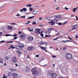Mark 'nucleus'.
Returning <instances> with one entry per match:
<instances>
[{
    "instance_id": "64",
    "label": "nucleus",
    "mask_w": 78,
    "mask_h": 78,
    "mask_svg": "<svg viewBox=\"0 0 78 78\" xmlns=\"http://www.w3.org/2000/svg\"><path fill=\"white\" fill-rule=\"evenodd\" d=\"M42 19V18H41V17H40L39 18V20H41Z\"/></svg>"
},
{
    "instance_id": "18",
    "label": "nucleus",
    "mask_w": 78,
    "mask_h": 78,
    "mask_svg": "<svg viewBox=\"0 0 78 78\" xmlns=\"http://www.w3.org/2000/svg\"><path fill=\"white\" fill-rule=\"evenodd\" d=\"M73 29H72V30H75V28L76 27H75V25H73L72 26Z\"/></svg>"
},
{
    "instance_id": "28",
    "label": "nucleus",
    "mask_w": 78,
    "mask_h": 78,
    "mask_svg": "<svg viewBox=\"0 0 78 78\" xmlns=\"http://www.w3.org/2000/svg\"><path fill=\"white\" fill-rule=\"evenodd\" d=\"M0 62L2 63V64H3V59H0Z\"/></svg>"
},
{
    "instance_id": "45",
    "label": "nucleus",
    "mask_w": 78,
    "mask_h": 78,
    "mask_svg": "<svg viewBox=\"0 0 78 78\" xmlns=\"http://www.w3.org/2000/svg\"><path fill=\"white\" fill-rule=\"evenodd\" d=\"M5 42V41H0V43H3V42Z\"/></svg>"
},
{
    "instance_id": "10",
    "label": "nucleus",
    "mask_w": 78,
    "mask_h": 78,
    "mask_svg": "<svg viewBox=\"0 0 78 78\" xmlns=\"http://www.w3.org/2000/svg\"><path fill=\"white\" fill-rule=\"evenodd\" d=\"M55 16H56V18H55V19H54V20H56V19L57 18H59V19H61V18L62 17V16H61V15H58L57 16H54V17H55Z\"/></svg>"
},
{
    "instance_id": "52",
    "label": "nucleus",
    "mask_w": 78,
    "mask_h": 78,
    "mask_svg": "<svg viewBox=\"0 0 78 78\" xmlns=\"http://www.w3.org/2000/svg\"><path fill=\"white\" fill-rule=\"evenodd\" d=\"M23 9H21L20 10V12H23Z\"/></svg>"
},
{
    "instance_id": "37",
    "label": "nucleus",
    "mask_w": 78,
    "mask_h": 78,
    "mask_svg": "<svg viewBox=\"0 0 78 78\" xmlns=\"http://www.w3.org/2000/svg\"><path fill=\"white\" fill-rule=\"evenodd\" d=\"M31 22V21H29L27 23H26V25H27V24H29V23H30V22Z\"/></svg>"
},
{
    "instance_id": "21",
    "label": "nucleus",
    "mask_w": 78,
    "mask_h": 78,
    "mask_svg": "<svg viewBox=\"0 0 78 78\" xmlns=\"http://www.w3.org/2000/svg\"><path fill=\"white\" fill-rule=\"evenodd\" d=\"M5 36L6 37H7V36H12V35L10 34H5Z\"/></svg>"
},
{
    "instance_id": "54",
    "label": "nucleus",
    "mask_w": 78,
    "mask_h": 78,
    "mask_svg": "<svg viewBox=\"0 0 78 78\" xmlns=\"http://www.w3.org/2000/svg\"><path fill=\"white\" fill-rule=\"evenodd\" d=\"M75 26L76 27V28H78V24H76L75 25Z\"/></svg>"
},
{
    "instance_id": "55",
    "label": "nucleus",
    "mask_w": 78,
    "mask_h": 78,
    "mask_svg": "<svg viewBox=\"0 0 78 78\" xmlns=\"http://www.w3.org/2000/svg\"><path fill=\"white\" fill-rule=\"evenodd\" d=\"M65 9H66V10H68V9H69L67 8V7H65Z\"/></svg>"
},
{
    "instance_id": "46",
    "label": "nucleus",
    "mask_w": 78,
    "mask_h": 78,
    "mask_svg": "<svg viewBox=\"0 0 78 78\" xmlns=\"http://www.w3.org/2000/svg\"><path fill=\"white\" fill-rule=\"evenodd\" d=\"M11 71H13V72H15V71H16V70L13 69H11Z\"/></svg>"
},
{
    "instance_id": "38",
    "label": "nucleus",
    "mask_w": 78,
    "mask_h": 78,
    "mask_svg": "<svg viewBox=\"0 0 78 78\" xmlns=\"http://www.w3.org/2000/svg\"><path fill=\"white\" fill-rule=\"evenodd\" d=\"M52 58H55L56 57V56L53 55L52 56Z\"/></svg>"
},
{
    "instance_id": "43",
    "label": "nucleus",
    "mask_w": 78,
    "mask_h": 78,
    "mask_svg": "<svg viewBox=\"0 0 78 78\" xmlns=\"http://www.w3.org/2000/svg\"><path fill=\"white\" fill-rule=\"evenodd\" d=\"M47 30H50V33H51V31L52 30H51V29L49 28H47Z\"/></svg>"
},
{
    "instance_id": "58",
    "label": "nucleus",
    "mask_w": 78,
    "mask_h": 78,
    "mask_svg": "<svg viewBox=\"0 0 78 78\" xmlns=\"http://www.w3.org/2000/svg\"><path fill=\"white\" fill-rule=\"evenodd\" d=\"M39 56V55H36V58H38Z\"/></svg>"
},
{
    "instance_id": "16",
    "label": "nucleus",
    "mask_w": 78,
    "mask_h": 78,
    "mask_svg": "<svg viewBox=\"0 0 78 78\" xmlns=\"http://www.w3.org/2000/svg\"><path fill=\"white\" fill-rule=\"evenodd\" d=\"M20 37L21 39H25V36L23 35H22L20 36Z\"/></svg>"
},
{
    "instance_id": "12",
    "label": "nucleus",
    "mask_w": 78,
    "mask_h": 78,
    "mask_svg": "<svg viewBox=\"0 0 78 78\" xmlns=\"http://www.w3.org/2000/svg\"><path fill=\"white\" fill-rule=\"evenodd\" d=\"M16 51L17 53H18L19 56H20V55H22V52H21L20 51H19L18 50H16Z\"/></svg>"
},
{
    "instance_id": "61",
    "label": "nucleus",
    "mask_w": 78,
    "mask_h": 78,
    "mask_svg": "<svg viewBox=\"0 0 78 78\" xmlns=\"http://www.w3.org/2000/svg\"><path fill=\"white\" fill-rule=\"evenodd\" d=\"M47 31V32H48L49 34L50 33V30H49L48 29V30Z\"/></svg>"
},
{
    "instance_id": "19",
    "label": "nucleus",
    "mask_w": 78,
    "mask_h": 78,
    "mask_svg": "<svg viewBox=\"0 0 78 78\" xmlns=\"http://www.w3.org/2000/svg\"><path fill=\"white\" fill-rule=\"evenodd\" d=\"M76 8H74L73 10V12H76Z\"/></svg>"
},
{
    "instance_id": "40",
    "label": "nucleus",
    "mask_w": 78,
    "mask_h": 78,
    "mask_svg": "<svg viewBox=\"0 0 78 78\" xmlns=\"http://www.w3.org/2000/svg\"><path fill=\"white\" fill-rule=\"evenodd\" d=\"M29 31L30 32H31V31H32V32H33V31H33V29H30V30H29Z\"/></svg>"
},
{
    "instance_id": "53",
    "label": "nucleus",
    "mask_w": 78,
    "mask_h": 78,
    "mask_svg": "<svg viewBox=\"0 0 78 78\" xmlns=\"http://www.w3.org/2000/svg\"><path fill=\"white\" fill-rule=\"evenodd\" d=\"M6 78V76L5 75H4V76H3V78Z\"/></svg>"
},
{
    "instance_id": "35",
    "label": "nucleus",
    "mask_w": 78,
    "mask_h": 78,
    "mask_svg": "<svg viewBox=\"0 0 78 78\" xmlns=\"http://www.w3.org/2000/svg\"><path fill=\"white\" fill-rule=\"evenodd\" d=\"M36 22L35 21L32 23V25H36Z\"/></svg>"
},
{
    "instance_id": "60",
    "label": "nucleus",
    "mask_w": 78,
    "mask_h": 78,
    "mask_svg": "<svg viewBox=\"0 0 78 78\" xmlns=\"http://www.w3.org/2000/svg\"><path fill=\"white\" fill-rule=\"evenodd\" d=\"M3 34V33L2 32H0V36Z\"/></svg>"
},
{
    "instance_id": "3",
    "label": "nucleus",
    "mask_w": 78,
    "mask_h": 78,
    "mask_svg": "<svg viewBox=\"0 0 78 78\" xmlns=\"http://www.w3.org/2000/svg\"><path fill=\"white\" fill-rule=\"evenodd\" d=\"M66 58L68 59H71L72 58V55L69 53H67L66 55Z\"/></svg>"
},
{
    "instance_id": "11",
    "label": "nucleus",
    "mask_w": 78,
    "mask_h": 78,
    "mask_svg": "<svg viewBox=\"0 0 78 78\" xmlns=\"http://www.w3.org/2000/svg\"><path fill=\"white\" fill-rule=\"evenodd\" d=\"M33 46L31 47L30 46L29 47L27 48V50H28V51H31V50L33 49Z\"/></svg>"
},
{
    "instance_id": "41",
    "label": "nucleus",
    "mask_w": 78,
    "mask_h": 78,
    "mask_svg": "<svg viewBox=\"0 0 78 78\" xmlns=\"http://www.w3.org/2000/svg\"><path fill=\"white\" fill-rule=\"evenodd\" d=\"M59 37H57L56 38L53 39L54 41H55L56 40H57V39Z\"/></svg>"
},
{
    "instance_id": "33",
    "label": "nucleus",
    "mask_w": 78,
    "mask_h": 78,
    "mask_svg": "<svg viewBox=\"0 0 78 78\" xmlns=\"http://www.w3.org/2000/svg\"><path fill=\"white\" fill-rule=\"evenodd\" d=\"M13 37H16L17 36V35L16 34H14L13 35Z\"/></svg>"
},
{
    "instance_id": "49",
    "label": "nucleus",
    "mask_w": 78,
    "mask_h": 78,
    "mask_svg": "<svg viewBox=\"0 0 78 78\" xmlns=\"http://www.w3.org/2000/svg\"><path fill=\"white\" fill-rule=\"evenodd\" d=\"M21 33H22V31H19L18 33L19 34H21Z\"/></svg>"
},
{
    "instance_id": "39",
    "label": "nucleus",
    "mask_w": 78,
    "mask_h": 78,
    "mask_svg": "<svg viewBox=\"0 0 78 78\" xmlns=\"http://www.w3.org/2000/svg\"><path fill=\"white\" fill-rule=\"evenodd\" d=\"M11 23L12 25H17V24L16 23Z\"/></svg>"
},
{
    "instance_id": "56",
    "label": "nucleus",
    "mask_w": 78,
    "mask_h": 78,
    "mask_svg": "<svg viewBox=\"0 0 78 78\" xmlns=\"http://www.w3.org/2000/svg\"><path fill=\"white\" fill-rule=\"evenodd\" d=\"M78 35H76V39H78Z\"/></svg>"
},
{
    "instance_id": "24",
    "label": "nucleus",
    "mask_w": 78,
    "mask_h": 78,
    "mask_svg": "<svg viewBox=\"0 0 78 78\" xmlns=\"http://www.w3.org/2000/svg\"><path fill=\"white\" fill-rule=\"evenodd\" d=\"M23 11H24L25 12H26V11H27V9L25 8H23Z\"/></svg>"
},
{
    "instance_id": "22",
    "label": "nucleus",
    "mask_w": 78,
    "mask_h": 78,
    "mask_svg": "<svg viewBox=\"0 0 78 78\" xmlns=\"http://www.w3.org/2000/svg\"><path fill=\"white\" fill-rule=\"evenodd\" d=\"M57 23V24H58V25H63V24H62V23H61V22H60L59 23Z\"/></svg>"
},
{
    "instance_id": "59",
    "label": "nucleus",
    "mask_w": 78,
    "mask_h": 78,
    "mask_svg": "<svg viewBox=\"0 0 78 78\" xmlns=\"http://www.w3.org/2000/svg\"><path fill=\"white\" fill-rule=\"evenodd\" d=\"M40 45H43L44 43L43 42H41L40 44Z\"/></svg>"
},
{
    "instance_id": "30",
    "label": "nucleus",
    "mask_w": 78,
    "mask_h": 78,
    "mask_svg": "<svg viewBox=\"0 0 78 78\" xmlns=\"http://www.w3.org/2000/svg\"><path fill=\"white\" fill-rule=\"evenodd\" d=\"M10 47H11V48H12V49H14L15 48L12 45H10Z\"/></svg>"
},
{
    "instance_id": "34",
    "label": "nucleus",
    "mask_w": 78,
    "mask_h": 78,
    "mask_svg": "<svg viewBox=\"0 0 78 78\" xmlns=\"http://www.w3.org/2000/svg\"><path fill=\"white\" fill-rule=\"evenodd\" d=\"M20 17L21 18H24V19H25V16H20Z\"/></svg>"
},
{
    "instance_id": "4",
    "label": "nucleus",
    "mask_w": 78,
    "mask_h": 78,
    "mask_svg": "<svg viewBox=\"0 0 78 78\" xmlns=\"http://www.w3.org/2000/svg\"><path fill=\"white\" fill-rule=\"evenodd\" d=\"M12 77L14 78H17L18 76V75L15 73H14L12 74Z\"/></svg>"
},
{
    "instance_id": "42",
    "label": "nucleus",
    "mask_w": 78,
    "mask_h": 78,
    "mask_svg": "<svg viewBox=\"0 0 78 78\" xmlns=\"http://www.w3.org/2000/svg\"><path fill=\"white\" fill-rule=\"evenodd\" d=\"M49 37V35H45V37Z\"/></svg>"
},
{
    "instance_id": "23",
    "label": "nucleus",
    "mask_w": 78,
    "mask_h": 78,
    "mask_svg": "<svg viewBox=\"0 0 78 78\" xmlns=\"http://www.w3.org/2000/svg\"><path fill=\"white\" fill-rule=\"evenodd\" d=\"M41 49H42V50H44L45 51H47V50L46 49L44 48V47H41Z\"/></svg>"
},
{
    "instance_id": "36",
    "label": "nucleus",
    "mask_w": 78,
    "mask_h": 78,
    "mask_svg": "<svg viewBox=\"0 0 78 78\" xmlns=\"http://www.w3.org/2000/svg\"><path fill=\"white\" fill-rule=\"evenodd\" d=\"M5 6V5H2L1 6H0V9H1V8H2L3 7H4Z\"/></svg>"
},
{
    "instance_id": "50",
    "label": "nucleus",
    "mask_w": 78,
    "mask_h": 78,
    "mask_svg": "<svg viewBox=\"0 0 78 78\" xmlns=\"http://www.w3.org/2000/svg\"><path fill=\"white\" fill-rule=\"evenodd\" d=\"M52 31V30H54V28H49Z\"/></svg>"
},
{
    "instance_id": "31",
    "label": "nucleus",
    "mask_w": 78,
    "mask_h": 78,
    "mask_svg": "<svg viewBox=\"0 0 78 78\" xmlns=\"http://www.w3.org/2000/svg\"><path fill=\"white\" fill-rule=\"evenodd\" d=\"M5 59L6 60H8V59H9V57L8 56H6L5 57Z\"/></svg>"
},
{
    "instance_id": "15",
    "label": "nucleus",
    "mask_w": 78,
    "mask_h": 78,
    "mask_svg": "<svg viewBox=\"0 0 78 78\" xmlns=\"http://www.w3.org/2000/svg\"><path fill=\"white\" fill-rule=\"evenodd\" d=\"M7 28L9 30H12V27L11 26H8Z\"/></svg>"
},
{
    "instance_id": "32",
    "label": "nucleus",
    "mask_w": 78,
    "mask_h": 78,
    "mask_svg": "<svg viewBox=\"0 0 78 78\" xmlns=\"http://www.w3.org/2000/svg\"><path fill=\"white\" fill-rule=\"evenodd\" d=\"M67 48V47H64L63 48V49L64 50H66Z\"/></svg>"
},
{
    "instance_id": "13",
    "label": "nucleus",
    "mask_w": 78,
    "mask_h": 78,
    "mask_svg": "<svg viewBox=\"0 0 78 78\" xmlns=\"http://www.w3.org/2000/svg\"><path fill=\"white\" fill-rule=\"evenodd\" d=\"M12 72H9L8 73V76H9V77H11L12 75Z\"/></svg>"
},
{
    "instance_id": "29",
    "label": "nucleus",
    "mask_w": 78,
    "mask_h": 78,
    "mask_svg": "<svg viewBox=\"0 0 78 78\" xmlns=\"http://www.w3.org/2000/svg\"><path fill=\"white\" fill-rule=\"evenodd\" d=\"M39 34H40L41 35V37H43V36H44V34H41V32H40Z\"/></svg>"
},
{
    "instance_id": "63",
    "label": "nucleus",
    "mask_w": 78,
    "mask_h": 78,
    "mask_svg": "<svg viewBox=\"0 0 78 78\" xmlns=\"http://www.w3.org/2000/svg\"><path fill=\"white\" fill-rule=\"evenodd\" d=\"M62 38V36H60L59 37V38H60V39Z\"/></svg>"
},
{
    "instance_id": "48",
    "label": "nucleus",
    "mask_w": 78,
    "mask_h": 78,
    "mask_svg": "<svg viewBox=\"0 0 78 78\" xmlns=\"http://www.w3.org/2000/svg\"><path fill=\"white\" fill-rule=\"evenodd\" d=\"M20 15L19 14V13H18V14L16 15V16L17 17H19L20 16Z\"/></svg>"
},
{
    "instance_id": "44",
    "label": "nucleus",
    "mask_w": 78,
    "mask_h": 78,
    "mask_svg": "<svg viewBox=\"0 0 78 78\" xmlns=\"http://www.w3.org/2000/svg\"><path fill=\"white\" fill-rule=\"evenodd\" d=\"M17 38V37H15L14 38H13L14 40H15Z\"/></svg>"
},
{
    "instance_id": "25",
    "label": "nucleus",
    "mask_w": 78,
    "mask_h": 78,
    "mask_svg": "<svg viewBox=\"0 0 78 78\" xmlns=\"http://www.w3.org/2000/svg\"><path fill=\"white\" fill-rule=\"evenodd\" d=\"M27 6H29V7H31L32 6V5L31 4H27L26 5Z\"/></svg>"
},
{
    "instance_id": "62",
    "label": "nucleus",
    "mask_w": 78,
    "mask_h": 78,
    "mask_svg": "<svg viewBox=\"0 0 78 78\" xmlns=\"http://www.w3.org/2000/svg\"><path fill=\"white\" fill-rule=\"evenodd\" d=\"M43 48L45 49H47V47H43Z\"/></svg>"
},
{
    "instance_id": "7",
    "label": "nucleus",
    "mask_w": 78,
    "mask_h": 78,
    "mask_svg": "<svg viewBox=\"0 0 78 78\" xmlns=\"http://www.w3.org/2000/svg\"><path fill=\"white\" fill-rule=\"evenodd\" d=\"M28 41H32L33 40V37H29L28 38Z\"/></svg>"
},
{
    "instance_id": "5",
    "label": "nucleus",
    "mask_w": 78,
    "mask_h": 78,
    "mask_svg": "<svg viewBox=\"0 0 78 78\" xmlns=\"http://www.w3.org/2000/svg\"><path fill=\"white\" fill-rule=\"evenodd\" d=\"M35 33L38 34H39L40 32V29H36L35 30Z\"/></svg>"
},
{
    "instance_id": "9",
    "label": "nucleus",
    "mask_w": 78,
    "mask_h": 78,
    "mask_svg": "<svg viewBox=\"0 0 78 78\" xmlns=\"http://www.w3.org/2000/svg\"><path fill=\"white\" fill-rule=\"evenodd\" d=\"M26 71L27 72H29L30 71V68L28 67V66H27L26 67Z\"/></svg>"
},
{
    "instance_id": "51",
    "label": "nucleus",
    "mask_w": 78,
    "mask_h": 78,
    "mask_svg": "<svg viewBox=\"0 0 78 78\" xmlns=\"http://www.w3.org/2000/svg\"><path fill=\"white\" fill-rule=\"evenodd\" d=\"M68 38L69 39H70V40H71V41H72V40H73V39H72V38H71V37H70L69 36L68 37Z\"/></svg>"
},
{
    "instance_id": "47",
    "label": "nucleus",
    "mask_w": 78,
    "mask_h": 78,
    "mask_svg": "<svg viewBox=\"0 0 78 78\" xmlns=\"http://www.w3.org/2000/svg\"><path fill=\"white\" fill-rule=\"evenodd\" d=\"M28 58L30 59V56H29V55H27V59H28Z\"/></svg>"
},
{
    "instance_id": "17",
    "label": "nucleus",
    "mask_w": 78,
    "mask_h": 78,
    "mask_svg": "<svg viewBox=\"0 0 78 78\" xmlns=\"http://www.w3.org/2000/svg\"><path fill=\"white\" fill-rule=\"evenodd\" d=\"M34 16H32L28 17L27 18V19H33V18H34Z\"/></svg>"
},
{
    "instance_id": "8",
    "label": "nucleus",
    "mask_w": 78,
    "mask_h": 78,
    "mask_svg": "<svg viewBox=\"0 0 78 78\" xmlns=\"http://www.w3.org/2000/svg\"><path fill=\"white\" fill-rule=\"evenodd\" d=\"M56 76H57V75L56 73H53V74L52 75L51 77L52 78H55L56 77Z\"/></svg>"
},
{
    "instance_id": "20",
    "label": "nucleus",
    "mask_w": 78,
    "mask_h": 78,
    "mask_svg": "<svg viewBox=\"0 0 78 78\" xmlns=\"http://www.w3.org/2000/svg\"><path fill=\"white\" fill-rule=\"evenodd\" d=\"M52 23H51V25H55V22H53V20H52Z\"/></svg>"
},
{
    "instance_id": "14",
    "label": "nucleus",
    "mask_w": 78,
    "mask_h": 78,
    "mask_svg": "<svg viewBox=\"0 0 78 78\" xmlns=\"http://www.w3.org/2000/svg\"><path fill=\"white\" fill-rule=\"evenodd\" d=\"M53 73V72L52 71H50L49 72L48 74L49 75H51L52 76Z\"/></svg>"
},
{
    "instance_id": "1",
    "label": "nucleus",
    "mask_w": 78,
    "mask_h": 78,
    "mask_svg": "<svg viewBox=\"0 0 78 78\" xmlns=\"http://www.w3.org/2000/svg\"><path fill=\"white\" fill-rule=\"evenodd\" d=\"M31 72L32 74L35 76H37L39 75V71L36 70V68H33L31 70Z\"/></svg>"
},
{
    "instance_id": "26",
    "label": "nucleus",
    "mask_w": 78,
    "mask_h": 78,
    "mask_svg": "<svg viewBox=\"0 0 78 78\" xmlns=\"http://www.w3.org/2000/svg\"><path fill=\"white\" fill-rule=\"evenodd\" d=\"M35 11V10H34V11L33 12H32V14H34V15H36V14H37V12H36L34 13V12Z\"/></svg>"
},
{
    "instance_id": "2",
    "label": "nucleus",
    "mask_w": 78,
    "mask_h": 78,
    "mask_svg": "<svg viewBox=\"0 0 78 78\" xmlns=\"http://www.w3.org/2000/svg\"><path fill=\"white\" fill-rule=\"evenodd\" d=\"M18 45L19 46H15V48L18 49V50H22V48H23V47H25V45L22 43H19Z\"/></svg>"
},
{
    "instance_id": "27",
    "label": "nucleus",
    "mask_w": 78,
    "mask_h": 78,
    "mask_svg": "<svg viewBox=\"0 0 78 78\" xmlns=\"http://www.w3.org/2000/svg\"><path fill=\"white\" fill-rule=\"evenodd\" d=\"M29 10H30V11H33V9L32 8H30Z\"/></svg>"
},
{
    "instance_id": "57",
    "label": "nucleus",
    "mask_w": 78,
    "mask_h": 78,
    "mask_svg": "<svg viewBox=\"0 0 78 78\" xmlns=\"http://www.w3.org/2000/svg\"><path fill=\"white\" fill-rule=\"evenodd\" d=\"M67 23V21H66L63 23V25H65L66 23Z\"/></svg>"
},
{
    "instance_id": "6",
    "label": "nucleus",
    "mask_w": 78,
    "mask_h": 78,
    "mask_svg": "<svg viewBox=\"0 0 78 78\" xmlns=\"http://www.w3.org/2000/svg\"><path fill=\"white\" fill-rule=\"evenodd\" d=\"M12 61L13 62H16V61H17V57H15L13 58Z\"/></svg>"
}]
</instances>
